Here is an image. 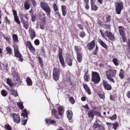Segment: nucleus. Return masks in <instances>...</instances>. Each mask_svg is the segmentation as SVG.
<instances>
[{"instance_id": "1", "label": "nucleus", "mask_w": 130, "mask_h": 130, "mask_svg": "<svg viewBox=\"0 0 130 130\" xmlns=\"http://www.w3.org/2000/svg\"><path fill=\"white\" fill-rule=\"evenodd\" d=\"M100 33L102 35V37L104 38V39L107 40V37L111 41H114L115 39V37H114V35L112 34L111 32L109 31H106L104 32L102 31V30H100Z\"/></svg>"}, {"instance_id": "2", "label": "nucleus", "mask_w": 130, "mask_h": 130, "mask_svg": "<svg viewBox=\"0 0 130 130\" xmlns=\"http://www.w3.org/2000/svg\"><path fill=\"white\" fill-rule=\"evenodd\" d=\"M40 6L42 10H43V11L45 12L46 14H47V17L50 18L51 9H50V6H49L48 4L44 2H41Z\"/></svg>"}, {"instance_id": "3", "label": "nucleus", "mask_w": 130, "mask_h": 130, "mask_svg": "<svg viewBox=\"0 0 130 130\" xmlns=\"http://www.w3.org/2000/svg\"><path fill=\"white\" fill-rule=\"evenodd\" d=\"M115 75H116V71L114 69H109L106 72V76L108 80H110L111 82L114 83V80L112 78H115Z\"/></svg>"}, {"instance_id": "4", "label": "nucleus", "mask_w": 130, "mask_h": 130, "mask_svg": "<svg viewBox=\"0 0 130 130\" xmlns=\"http://www.w3.org/2000/svg\"><path fill=\"white\" fill-rule=\"evenodd\" d=\"M100 75L98 73L92 72L91 74V81L93 82L94 84H99L100 80Z\"/></svg>"}, {"instance_id": "5", "label": "nucleus", "mask_w": 130, "mask_h": 130, "mask_svg": "<svg viewBox=\"0 0 130 130\" xmlns=\"http://www.w3.org/2000/svg\"><path fill=\"white\" fill-rule=\"evenodd\" d=\"M115 7L117 14L120 15L123 10V3L121 2L115 3Z\"/></svg>"}, {"instance_id": "6", "label": "nucleus", "mask_w": 130, "mask_h": 130, "mask_svg": "<svg viewBox=\"0 0 130 130\" xmlns=\"http://www.w3.org/2000/svg\"><path fill=\"white\" fill-rule=\"evenodd\" d=\"M60 69L59 68H54L53 72V78L55 81H58L59 79V75H60Z\"/></svg>"}, {"instance_id": "7", "label": "nucleus", "mask_w": 130, "mask_h": 130, "mask_svg": "<svg viewBox=\"0 0 130 130\" xmlns=\"http://www.w3.org/2000/svg\"><path fill=\"white\" fill-rule=\"evenodd\" d=\"M58 56L60 63L63 68H66V63H64V59H63V56H62V50L61 49H59Z\"/></svg>"}, {"instance_id": "8", "label": "nucleus", "mask_w": 130, "mask_h": 130, "mask_svg": "<svg viewBox=\"0 0 130 130\" xmlns=\"http://www.w3.org/2000/svg\"><path fill=\"white\" fill-rule=\"evenodd\" d=\"M21 116H23L24 118L22 120V125H26L28 119V112L26 109L23 110V112L21 113Z\"/></svg>"}, {"instance_id": "9", "label": "nucleus", "mask_w": 130, "mask_h": 130, "mask_svg": "<svg viewBox=\"0 0 130 130\" xmlns=\"http://www.w3.org/2000/svg\"><path fill=\"white\" fill-rule=\"evenodd\" d=\"M11 115L13 117V120L15 123H20L21 122V118H20V115L17 114L15 113L11 114Z\"/></svg>"}, {"instance_id": "10", "label": "nucleus", "mask_w": 130, "mask_h": 130, "mask_svg": "<svg viewBox=\"0 0 130 130\" xmlns=\"http://www.w3.org/2000/svg\"><path fill=\"white\" fill-rule=\"evenodd\" d=\"M14 53L16 57H18V60L19 61H22L23 59H22V55L20 54V52H19V50L18 49V47L16 46L14 47Z\"/></svg>"}, {"instance_id": "11", "label": "nucleus", "mask_w": 130, "mask_h": 130, "mask_svg": "<svg viewBox=\"0 0 130 130\" xmlns=\"http://www.w3.org/2000/svg\"><path fill=\"white\" fill-rule=\"evenodd\" d=\"M26 46L29 49V51L32 53H34L35 51H36V50L35 49V48L33 47V45H32V43H31V42L30 41H27L26 42Z\"/></svg>"}, {"instance_id": "12", "label": "nucleus", "mask_w": 130, "mask_h": 130, "mask_svg": "<svg viewBox=\"0 0 130 130\" xmlns=\"http://www.w3.org/2000/svg\"><path fill=\"white\" fill-rule=\"evenodd\" d=\"M12 76L13 77V79L15 81H16L17 82H16V84H18V83L20 82V77H19V75H18V73L16 71L12 72Z\"/></svg>"}, {"instance_id": "13", "label": "nucleus", "mask_w": 130, "mask_h": 130, "mask_svg": "<svg viewBox=\"0 0 130 130\" xmlns=\"http://www.w3.org/2000/svg\"><path fill=\"white\" fill-rule=\"evenodd\" d=\"M106 124L109 126V127L111 128L113 125V128L115 130L117 129V127L119 126V124H118V122L116 121L115 123H111L109 122H106Z\"/></svg>"}, {"instance_id": "14", "label": "nucleus", "mask_w": 130, "mask_h": 130, "mask_svg": "<svg viewBox=\"0 0 130 130\" xmlns=\"http://www.w3.org/2000/svg\"><path fill=\"white\" fill-rule=\"evenodd\" d=\"M66 60L68 62V66L71 67L72 64H73V58H72L71 54H69L67 55Z\"/></svg>"}, {"instance_id": "15", "label": "nucleus", "mask_w": 130, "mask_h": 130, "mask_svg": "<svg viewBox=\"0 0 130 130\" xmlns=\"http://www.w3.org/2000/svg\"><path fill=\"white\" fill-rule=\"evenodd\" d=\"M103 85L105 89V90H107L108 91H110L112 89L111 85L108 84L107 81H103Z\"/></svg>"}, {"instance_id": "16", "label": "nucleus", "mask_w": 130, "mask_h": 130, "mask_svg": "<svg viewBox=\"0 0 130 130\" xmlns=\"http://www.w3.org/2000/svg\"><path fill=\"white\" fill-rule=\"evenodd\" d=\"M21 23H22L23 25V28L26 29V30H28L29 29V21L27 20H24L23 18H21Z\"/></svg>"}, {"instance_id": "17", "label": "nucleus", "mask_w": 130, "mask_h": 130, "mask_svg": "<svg viewBox=\"0 0 130 130\" xmlns=\"http://www.w3.org/2000/svg\"><path fill=\"white\" fill-rule=\"evenodd\" d=\"M29 36L31 39V40H33L34 38L36 37V32H35L33 28H31L29 29Z\"/></svg>"}, {"instance_id": "18", "label": "nucleus", "mask_w": 130, "mask_h": 130, "mask_svg": "<svg viewBox=\"0 0 130 130\" xmlns=\"http://www.w3.org/2000/svg\"><path fill=\"white\" fill-rule=\"evenodd\" d=\"M95 47V41L93 40L90 43L87 44V49L88 50H92L93 48Z\"/></svg>"}, {"instance_id": "19", "label": "nucleus", "mask_w": 130, "mask_h": 130, "mask_svg": "<svg viewBox=\"0 0 130 130\" xmlns=\"http://www.w3.org/2000/svg\"><path fill=\"white\" fill-rule=\"evenodd\" d=\"M67 117L70 121V122L73 123V112L72 111H67Z\"/></svg>"}, {"instance_id": "20", "label": "nucleus", "mask_w": 130, "mask_h": 130, "mask_svg": "<svg viewBox=\"0 0 130 130\" xmlns=\"http://www.w3.org/2000/svg\"><path fill=\"white\" fill-rule=\"evenodd\" d=\"M84 80L85 82H89L90 81V75L88 70H86L84 73Z\"/></svg>"}, {"instance_id": "21", "label": "nucleus", "mask_w": 130, "mask_h": 130, "mask_svg": "<svg viewBox=\"0 0 130 130\" xmlns=\"http://www.w3.org/2000/svg\"><path fill=\"white\" fill-rule=\"evenodd\" d=\"M119 33L121 36L125 35V31L124 30V27L121 26L118 27Z\"/></svg>"}, {"instance_id": "22", "label": "nucleus", "mask_w": 130, "mask_h": 130, "mask_svg": "<svg viewBox=\"0 0 130 130\" xmlns=\"http://www.w3.org/2000/svg\"><path fill=\"white\" fill-rule=\"evenodd\" d=\"M98 41L99 43L100 44L101 46L104 47V48H105V49H108V47L107 46V45H106L105 43L103 42V41H102V40L99 39Z\"/></svg>"}, {"instance_id": "23", "label": "nucleus", "mask_w": 130, "mask_h": 130, "mask_svg": "<svg viewBox=\"0 0 130 130\" xmlns=\"http://www.w3.org/2000/svg\"><path fill=\"white\" fill-rule=\"evenodd\" d=\"M83 88L85 89V91L87 92V93L89 94V95H91V90H90V88L89 86H88V85L87 84H83Z\"/></svg>"}, {"instance_id": "24", "label": "nucleus", "mask_w": 130, "mask_h": 130, "mask_svg": "<svg viewBox=\"0 0 130 130\" xmlns=\"http://www.w3.org/2000/svg\"><path fill=\"white\" fill-rule=\"evenodd\" d=\"M45 121L46 123L48 124H55V123H56V121L54 120H51L50 118L46 119Z\"/></svg>"}, {"instance_id": "25", "label": "nucleus", "mask_w": 130, "mask_h": 130, "mask_svg": "<svg viewBox=\"0 0 130 130\" xmlns=\"http://www.w3.org/2000/svg\"><path fill=\"white\" fill-rule=\"evenodd\" d=\"M61 11H62V15L64 17H66L67 15V7L64 5H62L61 6Z\"/></svg>"}, {"instance_id": "26", "label": "nucleus", "mask_w": 130, "mask_h": 130, "mask_svg": "<svg viewBox=\"0 0 130 130\" xmlns=\"http://www.w3.org/2000/svg\"><path fill=\"white\" fill-rule=\"evenodd\" d=\"M75 52L77 54L82 53V48L80 47H79L78 46H74Z\"/></svg>"}, {"instance_id": "27", "label": "nucleus", "mask_w": 130, "mask_h": 130, "mask_svg": "<svg viewBox=\"0 0 130 130\" xmlns=\"http://www.w3.org/2000/svg\"><path fill=\"white\" fill-rule=\"evenodd\" d=\"M94 114H95V111H94L93 110H91L88 112V116L89 118H92V119H93V118H94Z\"/></svg>"}, {"instance_id": "28", "label": "nucleus", "mask_w": 130, "mask_h": 130, "mask_svg": "<svg viewBox=\"0 0 130 130\" xmlns=\"http://www.w3.org/2000/svg\"><path fill=\"white\" fill-rule=\"evenodd\" d=\"M13 43L15 44L19 42V39L18 38V36L16 34H13L12 36Z\"/></svg>"}, {"instance_id": "29", "label": "nucleus", "mask_w": 130, "mask_h": 130, "mask_svg": "<svg viewBox=\"0 0 130 130\" xmlns=\"http://www.w3.org/2000/svg\"><path fill=\"white\" fill-rule=\"evenodd\" d=\"M40 28L42 30H44L45 28V18H43L42 22L40 24Z\"/></svg>"}, {"instance_id": "30", "label": "nucleus", "mask_w": 130, "mask_h": 130, "mask_svg": "<svg viewBox=\"0 0 130 130\" xmlns=\"http://www.w3.org/2000/svg\"><path fill=\"white\" fill-rule=\"evenodd\" d=\"M77 61L78 62H81L82 59H83V53L77 54Z\"/></svg>"}, {"instance_id": "31", "label": "nucleus", "mask_w": 130, "mask_h": 130, "mask_svg": "<svg viewBox=\"0 0 130 130\" xmlns=\"http://www.w3.org/2000/svg\"><path fill=\"white\" fill-rule=\"evenodd\" d=\"M26 82L27 86H32L33 84L32 82V80L29 77H26Z\"/></svg>"}, {"instance_id": "32", "label": "nucleus", "mask_w": 130, "mask_h": 130, "mask_svg": "<svg viewBox=\"0 0 130 130\" xmlns=\"http://www.w3.org/2000/svg\"><path fill=\"white\" fill-rule=\"evenodd\" d=\"M24 8L25 10H29L30 9V3L28 1L24 2Z\"/></svg>"}, {"instance_id": "33", "label": "nucleus", "mask_w": 130, "mask_h": 130, "mask_svg": "<svg viewBox=\"0 0 130 130\" xmlns=\"http://www.w3.org/2000/svg\"><path fill=\"white\" fill-rule=\"evenodd\" d=\"M10 92L12 95H13V96H15L16 97L18 96V92L16 91V90H15L14 89H11Z\"/></svg>"}, {"instance_id": "34", "label": "nucleus", "mask_w": 130, "mask_h": 130, "mask_svg": "<svg viewBox=\"0 0 130 130\" xmlns=\"http://www.w3.org/2000/svg\"><path fill=\"white\" fill-rule=\"evenodd\" d=\"M1 94L2 96H3V97H6L8 95V91L5 89H3L1 91Z\"/></svg>"}, {"instance_id": "35", "label": "nucleus", "mask_w": 130, "mask_h": 130, "mask_svg": "<svg viewBox=\"0 0 130 130\" xmlns=\"http://www.w3.org/2000/svg\"><path fill=\"white\" fill-rule=\"evenodd\" d=\"M14 21L17 24H18V25H20L21 24V21H20V20L19 19V17L18 16H14Z\"/></svg>"}, {"instance_id": "36", "label": "nucleus", "mask_w": 130, "mask_h": 130, "mask_svg": "<svg viewBox=\"0 0 130 130\" xmlns=\"http://www.w3.org/2000/svg\"><path fill=\"white\" fill-rule=\"evenodd\" d=\"M58 112L59 115H62V114L63 113V111L62 110V108L61 107H59L58 108Z\"/></svg>"}, {"instance_id": "37", "label": "nucleus", "mask_w": 130, "mask_h": 130, "mask_svg": "<svg viewBox=\"0 0 130 130\" xmlns=\"http://www.w3.org/2000/svg\"><path fill=\"white\" fill-rule=\"evenodd\" d=\"M5 129L12 130V126H11L9 123H7L5 125Z\"/></svg>"}, {"instance_id": "38", "label": "nucleus", "mask_w": 130, "mask_h": 130, "mask_svg": "<svg viewBox=\"0 0 130 130\" xmlns=\"http://www.w3.org/2000/svg\"><path fill=\"white\" fill-rule=\"evenodd\" d=\"M6 51H7V54H12V48H11V47H6Z\"/></svg>"}, {"instance_id": "39", "label": "nucleus", "mask_w": 130, "mask_h": 130, "mask_svg": "<svg viewBox=\"0 0 130 130\" xmlns=\"http://www.w3.org/2000/svg\"><path fill=\"white\" fill-rule=\"evenodd\" d=\"M17 105L18 107L20 108V109H21L22 110L24 109V106H23V103H21V102L17 103Z\"/></svg>"}, {"instance_id": "40", "label": "nucleus", "mask_w": 130, "mask_h": 130, "mask_svg": "<svg viewBox=\"0 0 130 130\" xmlns=\"http://www.w3.org/2000/svg\"><path fill=\"white\" fill-rule=\"evenodd\" d=\"M7 84L10 86V87H13V83H12V80L10 79H7Z\"/></svg>"}, {"instance_id": "41", "label": "nucleus", "mask_w": 130, "mask_h": 130, "mask_svg": "<svg viewBox=\"0 0 130 130\" xmlns=\"http://www.w3.org/2000/svg\"><path fill=\"white\" fill-rule=\"evenodd\" d=\"M91 8L92 11H97V10H98V8L97 7V6H96L95 4H92V5H91Z\"/></svg>"}, {"instance_id": "42", "label": "nucleus", "mask_w": 130, "mask_h": 130, "mask_svg": "<svg viewBox=\"0 0 130 130\" xmlns=\"http://www.w3.org/2000/svg\"><path fill=\"white\" fill-rule=\"evenodd\" d=\"M53 8L54 12H58V7H57V5H56V4L54 3L53 4Z\"/></svg>"}, {"instance_id": "43", "label": "nucleus", "mask_w": 130, "mask_h": 130, "mask_svg": "<svg viewBox=\"0 0 130 130\" xmlns=\"http://www.w3.org/2000/svg\"><path fill=\"white\" fill-rule=\"evenodd\" d=\"M79 36L81 37V38H84V37L86 36V33H85L84 31H81L79 33Z\"/></svg>"}, {"instance_id": "44", "label": "nucleus", "mask_w": 130, "mask_h": 130, "mask_svg": "<svg viewBox=\"0 0 130 130\" xmlns=\"http://www.w3.org/2000/svg\"><path fill=\"white\" fill-rule=\"evenodd\" d=\"M69 101L71 104H75V101L73 96L69 98Z\"/></svg>"}, {"instance_id": "45", "label": "nucleus", "mask_w": 130, "mask_h": 130, "mask_svg": "<svg viewBox=\"0 0 130 130\" xmlns=\"http://www.w3.org/2000/svg\"><path fill=\"white\" fill-rule=\"evenodd\" d=\"M106 21L107 23H109L111 21V16L108 15L106 18Z\"/></svg>"}, {"instance_id": "46", "label": "nucleus", "mask_w": 130, "mask_h": 130, "mask_svg": "<svg viewBox=\"0 0 130 130\" xmlns=\"http://www.w3.org/2000/svg\"><path fill=\"white\" fill-rule=\"evenodd\" d=\"M113 62H114L115 66H118L119 63H118V60L117 58L113 59Z\"/></svg>"}, {"instance_id": "47", "label": "nucleus", "mask_w": 130, "mask_h": 130, "mask_svg": "<svg viewBox=\"0 0 130 130\" xmlns=\"http://www.w3.org/2000/svg\"><path fill=\"white\" fill-rule=\"evenodd\" d=\"M117 118L116 114H114L113 116L110 117L111 120H115Z\"/></svg>"}, {"instance_id": "48", "label": "nucleus", "mask_w": 130, "mask_h": 130, "mask_svg": "<svg viewBox=\"0 0 130 130\" xmlns=\"http://www.w3.org/2000/svg\"><path fill=\"white\" fill-rule=\"evenodd\" d=\"M5 21L7 24H8V25H11V21L10 20H9V18H8V17L6 16L5 17Z\"/></svg>"}, {"instance_id": "49", "label": "nucleus", "mask_w": 130, "mask_h": 130, "mask_svg": "<svg viewBox=\"0 0 130 130\" xmlns=\"http://www.w3.org/2000/svg\"><path fill=\"white\" fill-rule=\"evenodd\" d=\"M38 60L39 61V63L41 64V67L43 66V61L42 60V58L40 57V56L38 57Z\"/></svg>"}, {"instance_id": "50", "label": "nucleus", "mask_w": 130, "mask_h": 130, "mask_svg": "<svg viewBox=\"0 0 130 130\" xmlns=\"http://www.w3.org/2000/svg\"><path fill=\"white\" fill-rule=\"evenodd\" d=\"M119 76L121 79H123V71H122V69L120 70Z\"/></svg>"}, {"instance_id": "51", "label": "nucleus", "mask_w": 130, "mask_h": 130, "mask_svg": "<svg viewBox=\"0 0 130 130\" xmlns=\"http://www.w3.org/2000/svg\"><path fill=\"white\" fill-rule=\"evenodd\" d=\"M94 114L95 115H96V116H99V117H102V116L101 115V113H100V112L94 111Z\"/></svg>"}, {"instance_id": "52", "label": "nucleus", "mask_w": 130, "mask_h": 130, "mask_svg": "<svg viewBox=\"0 0 130 130\" xmlns=\"http://www.w3.org/2000/svg\"><path fill=\"white\" fill-rule=\"evenodd\" d=\"M35 45L38 46L40 44V42L39 41L38 39L35 40L34 41Z\"/></svg>"}, {"instance_id": "53", "label": "nucleus", "mask_w": 130, "mask_h": 130, "mask_svg": "<svg viewBox=\"0 0 130 130\" xmlns=\"http://www.w3.org/2000/svg\"><path fill=\"white\" fill-rule=\"evenodd\" d=\"M77 26L79 29H80V30H84V26H83V25H82L81 24H78Z\"/></svg>"}, {"instance_id": "54", "label": "nucleus", "mask_w": 130, "mask_h": 130, "mask_svg": "<svg viewBox=\"0 0 130 130\" xmlns=\"http://www.w3.org/2000/svg\"><path fill=\"white\" fill-rule=\"evenodd\" d=\"M52 115H53L54 116H55L56 115V110L53 109L52 110Z\"/></svg>"}, {"instance_id": "55", "label": "nucleus", "mask_w": 130, "mask_h": 130, "mask_svg": "<svg viewBox=\"0 0 130 130\" xmlns=\"http://www.w3.org/2000/svg\"><path fill=\"white\" fill-rule=\"evenodd\" d=\"M99 97L101 99H104L105 96L104 95V93H101L99 94Z\"/></svg>"}, {"instance_id": "56", "label": "nucleus", "mask_w": 130, "mask_h": 130, "mask_svg": "<svg viewBox=\"0 0 130 130\" xmlns=\"http://www.w3.org/2000/svg\"><path fill=\"white\" fill-rule=\"evenodd\" d=\"M56 15L58 17L59 19H61V15H60V13H59V12L56 11Z\"/></svg>"}, {"instance_id": "57", "label": "nucleus", "mask_w": 130, "mask_h": 130, "mask_svg": "<svg viewBox=\"0 0 130 130\" xmlns=\"http://www.w3.org/2000/svg\"><path fill=\"white\" fill-rule=\"evenodd\" d=\"M23 17H24L26 20H29V17L28 16V14H25L23 15Z\"/></svg>"}, {"instance_id": "58", "label": "nucleus", "mask_w": 130, "mask_h": 130, "mask_svg": "<svg viewBox=\"0 0 130 130\" xmlns=\"http://www.w3.org/2000/svg\"><path fill=\"white\" fill-rule=\"evenodd\" d=\"M36 17L33 15H31V21L32 22H35Z\"/></svg>"}, {"instance_id": "59", "label": "nucleus", "mask_w": 130, "mask_h": 130, "mask_svg": "<svg viewBox=\"0 0 130 130\" xmlns=\"http://www.w3.org/2000/svg\"><path fill=\"white\" fill-rule=\"evenodd\" d=\"M121 37L123 42H125V41H126V38H125V35L121 36Z\"/></svg>"}, {"instance_id": "60", "label": "nucleus", "mask_w": 130, "mask_h": 130, "mask_svg": "<svg viewBox=\"0 0 130 130\" xmlns=\"http://www.w3.org/2000/svg\"><path fill=\"white\" fill-rule=\"evenodd\" d=\"M85 9L86 10H89V9H90V7L89 6V3H85Z\"/></svg>"}, {"instance_id": "61", "label": "nucleus", "mask_w": 130, "mask_h": 130, "mask_svg": "<svg viewBox=\"0 0 130 130\" xmlns=\"http://www.w3.org/2000/svg\"><path fill=\"white\" fill-rule=\"evenodd\" d=\"M31 2L34 7H35L36 6V1L35 0H31Z\"/></svg>"}, {"instance_id": "62", "label": "nucleus", "mask_w": 130, "mask_h": 130, "mask_svg": "<svg viewBox=\"0 0 130 130\" xmlns=\"http://www.w3.org/2000/svg\"><path fill=\"white\" fill-rule=\"evenodd\" d=\"M13 13L14 17H16L17 16H18L17 14V11H16V10H13Z\"/></svg>"}, {"instance_id": "63", "label": "nucleus", "mask_w": 130, "mask_h": 130, "mask_svg": "<svg viewBox=\"0 0 130 130\" xmlns=\"http://www.w3.org/2000/svg\"><path fill=\"white\" fill-rule=\"evenodd\" d=\"M97 50H98V46H97V45H96V48H95V50L94 52H93V54L94 55H96V54L97 53Z\"/></svg>"}, {"instance_id": "64", "label": "nucleus", "mask_w": 130, "mask_h": 130, "mask_svg": "<svg viewBox=\"0 0 130 130\" xmlns=\"http://www.w3.org/2000/svg\"><path fill=\"white\" fill-rule=\"evenodd\" d=\"M127 97H128V98L130 99V91H129L127 93Z\"/></svg>"}]
</instances>
